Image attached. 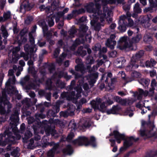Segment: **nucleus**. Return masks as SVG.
Returning a JSON list of instances; mask_svg holds the SVG:
<instances>
[{"label":"nucleus","mask_w":157,"mask_h":157,"mask_svg":"<svg viewBox=\"0 0 157 157\" xmlns=\"http://www.w3.org/2000/svg\"><path fill=\"white\" fill-rule=\"evenodd\" d=\"M95 6L96 8V10H93V6L94 5L93 3H90L87 6L86 9L88 12L92 13L91 17L93 19L91 20L90 23L92 25H94L96 22L100 17V20L102 22L104 20L105 16V13H107L108 15L112 14L111 12H108L107 8L106 5L108 3L113 4L115 2V0H95Z\"/></svg>","instance_id":"nucleus-1"},{"label":"nucleus","mask_w":157,"mask_h":157,"mask_svg":"<svg viewBox=\"0 0 157 157\" xmlns=\"http://www.w3.org/2000/svg\"><path fill=\"white\" fill-rule=\"evenodd\" d=\"M151 89H150L149 92L147 91H144L143 90L140 89H139L138 93L136 92L137 94V98L140 99L143 96L146 97L147 96H149L152 97L153 98L157 100V95L156 94L154 93V90L155 89L157 90V83L155 79H152L151 81Z\"/></svg>","instance_id":"nucleus-2"},{"label":"nucleus","mask_w":157,"mask_h":157,"mask_svg":"<svg viewBox=\"0 0 157 157\" xmlns=\"http://www.w3.org/2000/svg\"><path fill=\"white\" fill-rule=\"evenodd\" d=\"M12 133H8V131L5 132L4 135L0 134V145L4 146L6 145V143L8 142L14 143V141L16 140H19L21 138L20 136H17V137L11 136Z\"/></svg>","instance_id":"nucleus-3"},{"label":"nucleus","mask_w":157,"mask_h":157,"mask_svg":"<svg viewBox=\"0 0 157 157\" xmlns=\"http://www.w3.org/2000/svg\"><path fill=\"white\" fill-rule=\"evenodd\" d=\"M74 143L80 145H84L87 146L90 144L94 147H95L97 146L96 139L93 136H91L90 137V140L85 136H80L79 137L78 139L75 140L74 141Z\"/></svg>","instance_id":"nucleus-4"},{"label":"nucleus","mask_w":157,"mask_h":157,"mask_svg":"<svg viewBox=\"0 0 157 157\" xmlns=\"http://www.w3.org/2000/svg\"><path fill=\"white\" fill-rule=\"evenodd\" d=\"M92 107L94 110H99L102 112L105 111L106 106L102 100L99 98H97L95 101L93 100L90 102Z\"/></svg>","instance_id":"nucleus-5"},{"label":"nucleus","mask_w":157,"mask_h":157,"mask_svg":"<svg viewBox=\"0 0 157 157\" xmlns=\"http://www.w3.org/2000/svg\"><path fill=\"white\" fill-rule=\"evenodd\" d=\"M103 61L102 60L98 61L97 63L98 66H94L91 71L90 70H89V72L92 73V74L87 78L88 81L90 85H92L95 82L96 79L98 78V73H94V72L97 69L98 67L102 65L103 63Z\"/></svg>","instance_id":"nucleus-6"},{"label":"nucleus","mask_w":157,"mask_h":157,"mask_svg":"<svg viewBox=\"0 0 157 157\" xmlns=\"http://www.w3.org/2000/svg\"><path fill=\"white\" fill-rule=\"evenodd\" d=\"M127 18L125 16H121L120 17L119 24V26L118 27V29L121 32H124L126 29V27H131L133 25V22L131 19H128V24L127 25L126 22V20Z\"/></svg>","instance_id":"nucleus-7"},{"label":"nucleus","mask_w":157,"mask_h":157,"mask_svg":"<svg viewBox=\"0 0 157 157\" xmlns=\"http://www.w3.org/2000/svg\"><path fill=\"white\" fill-rule=\"evenodd\" d=\"M13 71L12 70H9L8 72V75L11 77L6 83V87H9L10 88V87H11L12 89L10 90V91L12 94L14 93V91H16V89L14 87L10 86L11 84H14L15 83V77L13 75Z\"/></svg>","instance_id":"nucleus-8"},{"label":"nucleus","mask_w":157,"mask_h":157,"mask_svg":"<svg viewBox=\"0 0 157 157\" xmlns=\"http://www.w3.org/2000/svg\"><path fill=\"white\" fill-rule=\"evenodd\" d=\"M0 103L2 105L1 106H0V113L1 114H4L5 112L4 108L3 107V105L5 107H7L8 108L11 107V105L3 93H2V97L0 98Z\"/></svg>","instance_id":"nucleus-9"},{"label":"nucleus","mask_w":157,"mask_h":157,"mask_svg":"<svg viewBox=\"0 0 157 157\" xmlns=\"http://www.w3.org/2000/svg\"><path fill=\"white\" fill-rule=\"evenodd\" d=\"M135 139L133 137L127 138L124 141V147H121L120 149V152L124 151L125 149L131 146L132 144V142Z\"/></svg>","instance_id":"nucleus-10"},{"label":"nucleus","mask_w":157,"mask_h":157,"mask_svg":"<svg viewBox=\"0 0 157 157\" xmlns=\"http://www.w3.org/2000/svg\"><path fill=\"white\" fill-rule=\"evenodd\" d=\"M33 6V5L30 4L27 0H25L24 4L21 6L20 12L24 13L26 10H30Z\"/></svg>","instance_id":"nucleus-11"},{"label":"nucleus","mask_w":157,"mask_h":157,"mask_svg":"<svg viewBox=\"0 0 157 157\" xmlns=\"http://www.w3.org/2000/svg\"><path fill=\"white\" fill-rule=\"evenodd\" d=\"M115 37L114 35H111L110 36V39H108L106 43V45L111 49H113L114 46L116 44V41L113 40L115 38Z\"/></svg>","instance_id":"nucleus-12"},{"label":"nucleus","mask_w":157,"mask_h":157,"mask_svg":"<svg viewBox=\"0 0 157 157\" xmlns=\"http://www.w3.org/2000/svg\"><path fill=\"white\" fill-rule=\"evenodd\" d=\"M79 124L83 128L88 127L90 125V119L86 117L83 118L80 120Z\"/></svg>","instance_id":"nucleus-13"},{"label":"nucleus","mask_w":157,"mask_h":157,"mask_svg":"<svg viewBox=\"0 0 157 157\" xmlns=\"http://www.w3.org/2000/svg\"><path fill=\"white\" fill-rule=\"evenodd\" d=\"M155 129V126L153 125L152 129L150 131L147 132L145 130H141L140 131V134L142 136H146L148 137H150L154 136L155 134V133L153 131V130Z\"/></svg>","instance_id":"nucleus-14"},{"label":"nucleus","mask_w":157,"mask_h":157,"mask_svg":"<svg viewBox=\"0 0 157 157\" xmlns=\"http://www.w3.org/2000/svg\"><path fill=\"white\" fill-rule=\"evenodd\" d=\"M136 61L134 60L132 58L131 61L130 63V64L128 65L126 68V70L127 71H130L136 68H137L138 65L136 64Z\"/></svg>","instance_id":"nucleus-15"},{"label":"nucleus","mask_w":157,"mask_h":157,"mask_svg":"<svg viewBox=\"0 0 157 157\" xmlns=\"http://www.w3.org/2000/svg\"><path fill=\"white\" fill-rule=\"evenodd\" d=\"M113 134L116 141L118 144L120 143L121 141L125 137V136L124 134H120L117 131H114Z\"/></svg>","instance_id":"nucleus-16"},{"label":"nucleus","mask_w":157,"mask_h":157,"mask_svg":"<svg viewBox=\"0 0 157 157\" xmlns=\"http://www.w3.org/2000/svg\"><path fill=\"white\" fill-rule=\"evenodd\" d=\"M18 110L15 113V115H12L10 117V120L12 122L10 123V124H14L15 125L16 123L17 122L19 121V117H18Z\"/></svg>","instance_id":"nucleus-17"},{"label":"nucleus","mask_w":157,"mask_h":157,"mask_svg":"<svg viewBox=\"0 0 157 157\" xmlns=\"http://www.w3.org/2000/svg\"><path fill=\"white\" fill-rule=\"evenodd\" d=\"M125 60L123 57L119 58L115 62V63L118 68L122 67L124 64Z\"/></svg>","instance_id":"nucleus-18"},{"label":"nucleus","mask_w":157,"mask_h":157,"mask_svg":"<svg viewBox=\"0 0 157 157\" xmlns=\"http://www.w3.org/2000/svg\"><path fill=\"white\" fill-rule=\"evenodd\" d=\"M19 149L18 148H16L13 149L11 152V155L6 153L5 155V157H19Z\"/></svg>","instance_id":"nucleus-19"},{"label":"nucleus","mask_w":157,"mask_h":157,"mask_svg":"<svg viewBox=\"0 0 157 157\" xmlns=\"http://www.w3.org/2000/svg\"><path fill=\"white\" fill-rule=\"evenodd\" d=\"M59 146L58 144H54L53 148L51 150L49 151L47 154V155L48 157H53L55 153L56 148Z\"/></svg>","instance_id":"nucleus-20"},{"label":"nucleus","mask_w":157,"mask_h":157,"mask_svg":"<svg viewBox=\"0 0 157 157\" xmlns=\"http://www.w3.org/2000/svg\"><path fill=\"white\" fill-rule=\"evenodd\" d=\"M127 37L124 36L120 39V41L122 43V44H124L123 47H120V49L121 50L126 49L129 47L128 44L126 43V41L127 39Z\"/></svg>","instance_id":"nucleus-21"},{"label":"nucleus","mask_w":157,"mask_h":157,"mask_svg":"<svg viewBox=\"0 0 157 157\" xmlns=\"http://www.w3.org/2000/svg\"><path fill=\"white\" fill-rule=\"evenodd\" d=\"M150 81V80L148 79L141 78L139 80V82L143 86L146 87H148Z\"/></svg>","instance_id":"nucleus-22"},{"label":"nucleus","mask_w":157,"mask_h":157,"mask_svg":"<svg viewBox=\"0 0 157 157\" xmlns=\"http://www.w3.org/2000/svg\"><path fill=\"white\" fill-rule=\"evenodd\" d=\"M94 60L92 57L91 56L88 57L86 59V62L87 63V69L89 70L90 68V65L93 63Z\"/></svg>","instance_id":"nucleus-23"},{"label":"nucleus","mask_w":157,"mask_h":157,"mask_svg":"<svg viewBox=\"0 0 157 157\" xmlns=\"http://www.w3.org/2000/svg\"><path fill=\"white\" fill-rule=\"evenodd\" d=\"M63 153L65 154L71 155L73 152V150L70 145H68L66 149L63 150Z\"/></svg>","instance_id":"nucleus-24"},{"label":"nucleus","mask_w":157,"mask_h":157,"mask_svg":"<svg viewBox=\"0 0 157 157\" xmlns=\"http://www.w3.org/2000/svg\"><path fill=\"white\" fill-rule=\"evenodd\" d=\"M144 52L143 51H140L138 53H136L135 56H133L132 57V59L134 60L135 59H137L140 58L144 55Z\"/></svg>","instance_id":"nucleus-25"},{"label":"nucleus","mask_w":157,"mask_h":157,"mask_svg":"<svg viewBox=\"0 0 157 157\" xmlns=\"http://www.w3.org/2000/svg\"><path fill=\"white\" fill-rule=\"evenodd\" d=\"M156 63V62L153 59H151L150 61H147L145 63L146 66L147 67L153 66Z\"/></svg>","instance_id":"nucleus-26"},{"label":"nucleus","mask_w":157,"mask_h":157,"mask_svg":"<svg viewBox=\"0 0 157 157\" xmlns=\"http://www.w3.org/2000/svg\"><path fill=\"white\" fill-rule=\"evenodd\" d=\"M75 109V106L71 105L67 110V113L69 115L72 116L74 114V112Z\"/></svg>","instance_id":"nucleus-27"},{"label":"nucleus","mask_w":157,"mask_h":157,"mask_svg":"<svg viewBox=\"0 0 157 157\" xmlns=\"http://www.w3.org/2000/svg\"><path fill=\"white\" fill-rule=\"evenodd\" d=\"M141 76V75L140 73L136 71H134L131 74V76L133 78V79L131 81L136 78L140 77Z\"/></svg>","instance_id":"nucleus-28"},{"label":"nucleus","mask_w":157,"mask_h":157,"mask_svg":"<svg viewBox=\"0 0 157 157\" xmlns=\"http://www.w3.org/2000/svg\"><path fill=\"white\" fill-rule=\"evenodd\" d=\"M82 85V83H80L79 84V86H78V89L76 90V91L78 94L76 95V97L77 98L81 96V94L82 90L81 86Z\"/></svg>","instance_id":"nucleus-29"},{"label":"nucleus","mask_w":157,"mask_h":157,"mask_svg":"<svg viewBox=\"0 0 157 157\" xmlns=\"http://www.w3.org/2000/svg\"><path fill=\"white\" fill-rule=\"evenodd\" d=\"M1 29L2 33L3 36L5 38H6L8 36V34L4 26H2L1 27Z\"/></svg>","instance_id":"nucleus-30"},{"label":"nucleus","mask_w":157,"mask_h":157,"mask_svg":"<svg viewBox=\"0 0 157 157\" xmlns=\"http://www.w3.org/2000/svg\"><path fill=\"white\" fill-rule=\"evenodd\" d=\"M134 10L137 13H140L141 12V10L139 7L138 3H136L135 4L134 7Z\"/></svg>","instance_id":"nucleus-31"},{"label":"nucleus","mask_w":157,"mask_h":157,"mask_svg":"<svg viewBox=\"0 0 157 157\" xmlns=\"http://www.w3.org/2000/svg\"><path fill=\"white\" fill-rule=\"evenodd\" d=\"M75 69L77 71H80L82 73H83V71L84 70L83 65L81 64H78L75 67Z\"/></svg>","instance_id":"nucleus-32"},{"label":"nucleus","mask_w":157,"mask_h":157,"mask_svg":"<svg viewBox=\"0 0 157 157\" xmlns=\"http://www.w3.org/2000/svg\"><path fill=\"white\" fill-rule=\"evenodd\" d=\"M11 13L10 11H8L6 13H5L3 15V17L5 20L9 19L10 17Z\"/></svg>","instance_id":"nucleus-33"},{"label":"nucleus","mask_w":157,"mask_h":157,"mask_svg":"<svg viewBox=\"0 0 157 157\" xmlns=\"http://www.w3.org/2000/svg\"><path fill=\"white\" fill-rule=\"evenodd\" d=\"M152 39L151 36L146 35H145L144 37V41L146 42H149L152 41Z\"/></svg>","instance_id":"nucleus-34"},{"label":"nucleus","mask_w":157,"mask_h":157,"mask_svg":"<svg viewBox=\"0 0 157 157\" xmlns=\"http://www.w3.org/2000/svg\"><path fill=\"white\" fill-rule=\"evenodd\" d=\"M77 32L76 30L75 29H72L69 31V33L71 37L74 36V35Z\"/></svg>","instance_id":"nucleus-35"},{"label":"nucleus","mask_w":157,"mask_h":157,"mask_svg":"<svg viewBox=\"0 0 157 157\" xmlns=\"http://www.w3.org/2000/svg\"><path fill=\"white\" fill-rule=\"evenodd\" d=\"M128 100L127 99H121L120 102V103L121 105H126L127 104H128V105L130 104V103L128 102Z\"/></svg>","instance_id":"nucleus-36"},{"label":"nucleus","mask_w":157,"mask_h":157,"mask_svg":"<svg viewBox=\"0 0 157 157\" xmlns=\"http://www.w3.org/2000/svg\"><path fill=\"white\" fill-rule=\"evenodd\" d=\"M40 9L41 11H42L44 10H45L47 12L50 10V7H46L45 8V7L44 5H41L40 7Z\"/></svg>","instance_id":"nucleus-37"},{"label":"nucleus","mask_w":157,"mask_h":157,"mask_svg":"<svg viewBox=\"0 0 157 157\" xmlns=\"http://www.w3.org/2000/svg\"><path fill=\"white\" fill-rule=\"evenodd\" d=\"M141 38V35H138L136 37L133 38V41L135 43L137 42L140 40Z\"/></svg>","instance_id":"nucleus-38"},{"label":"nucleus","mask_w":157,"mask_h":157,"mask_svg":"<svg viewBox=\"0 0 157 157\" xmlns=\"http://www.w3.org/2000/svg\"><path fill=\"white\" fill-rule=\"evenodd\" d=\"M92 109L88 108H84L82 110V111L84 113H89L91 112L92 111Z\"/></svg>","instance_id":"nucleus-39"},{"label":"nucleus","mask_w":157,"mask_h":157,"mask_svg":"<svg viewBox=\"0 0 157 157\" xmlns=\"http://www.w3.org/2000/svg\"><path fill=\"white\" fill-rule=\"evenodd\" d=\"M30 143L29 144L28 146V147L31 149H33L34 147V145L33 144L34 143L33 140L31 139L30 140Z\"/></svg>","instance_id":"nucleus-40"},{"label":"nucleus","mask_w":157,"mask_h":157,"mask_svg":"<svg viewBox=\"0 0 157 157\" xmlns=\"http://www.w3.org/2000/svg\"><path fill=\"white\" fill-rule=\"evenodd\" d=\"M48 23L50 26H53L54 24V22L52 18H50L48 20Z\"/></svg>","instance_id":"nucleus-41"},{"label":"nucleus","mask_w":157,"mask_h":157,"mask_svg":"<svg viewBox=\"0 0 157 157\" xmlns=\"http://www.w3.org/2000/svg\"><path fill=\"white\" fill-rule=\"evenodd\" d=\"M69 10V9L68 8H66L62 12H59V15L61 16L63 15L65 13H67Z\"/></svg>","instance_id":"nucleus-42"},{"label":"nucleus","mask_w":157,"mask_h":157,"mask_svg":"<svg viewBox=\"0 0 157 157\" xmlns=\"http://www.w3.org/2000/svg\"><path fill=\"white\" fill-rule=\"evenodd\" d=\"M107 114H116V112L115 110H113V108L112 109L108 110L106 111Z\"/></svg>","instance_id":"nucleus-43"},{"label":"nucleus","mask_w":157,"mask_h":157,"mask_svg":"<svg viewBox=\"0 0 157 157\" xmlns=\"http://www.w3.org/2000/svg\"><path fill=\"white\" fill-rule=\"evenodd\" d=\"M74 136V134L73 133L71 132V133L70 134H69L67 137V140L68 141L70 140L71 139H72Z\"/></svg>","instance_id":"nucleus-44"},{"label":"nucleus","mask_w":157,"mask_h":157,"mask_svg":"<svg viewBox=\"0 0 157 157\" xmlns=\"http://www.w3.org/2000/svg\"><path fill=\"white\" fill-rule=\"evenodd\" d=\"M41 25L42 27L43 30V31H45L47 29V26L45 25L44 22H43L42 24H41Z\"/></svg>","instance_id":"nucleus-45"},{"label":"nucleus","mask_w":157,"mask_h":157,"mask_svg":"<svg viewBox=\"0 0 157 157\" xmlns=\"http://www.w3.org/2000/svg\"><path fill=\"white\" fill-rule=\"evenodd\" d=\"M112 108L113 110H115L116 111V113H117L120 109V108L118 105L114 106Z\"/></svg>","instance_id":"nucleus-46"},{"label":"nucleus","mask_w":157,"mask_h":157,"mask_svg":"<svg viewBox=\"0 0 157 157\" xmlns=\"http://www.w3.org/2000/svg\"><path fill=\"white\" fill-rule=\"evenodd\" d=\"M59 52V49H57L56 50L54 54V56L55 57H56L58 56Z\"/></svg>","instance_id":"nucleus-47"},{"label":"nucleus","mask_w":157,"mask_h":157,"mask_svg":"<svg viewBox=\"0 0 157 157\" xmlns=\"http://www.w3.org/2000/svg\"><path fill=\"white\" fill-rule=\"evenodd\" d=\"M85 38L86 41H88L89 42H90L91 38V36L90 35H87L86 36Z\"/></svg>","instance_id":"nucleus-48"},{"label":"nucleus","mask_w":157,"mask_h":157,"mask_svg":"<svg viewBox=\"0 0 157 157\" xmlns=\"http://www.w3.org/2000/svg\"><path fill=\"white\" fill-rule=\"evenodd\" d=\"M6 0H3L0 2V6L2 7V8H3L4 6V5L6 4Z\"/></svg>","instance_id":"nucleus-49"},{"label":"nucleus","mask_w":157,"mask_h":157,"mask_svg":"<svg viewBox=\"0 0 157 157\" xmlns=\"http://www.w3.org/2000/svg\"><path fill=\"white\" fill-rule=\"evenodd\" d=\"M117 102H119L121 99V98L118 96H116L113 98Z\"/></svg>","instance_id":"nucleus-50"},{"label":"nucleus","mask_w":157,"mask_h":157,"mask_svg":"<svg viewBox=\"0 0 157 157\" xmlns=\"http://www.w3.org/2000/svg\"><path fill=\"white\" fill-rule=\"evenodd\" d=\"M148 101H144V106L145 107H146L147 108L148 110H150V106H146V105H147V103H148Z\"/></svg>","instance_id":"nucleus-51"},{"label":"nucleus","mask_w":157,"mask_h":157,"mask_svg":"<svg viewBox=\"0 0 157 157\" xmlns=\"http://www.w3.org/2000/svg\"><path fill=\"white\" fill-rule=\"evenodd\" d=\"M33 19L32 17H30L29 18L28 17L27 19L25 20V22L26 24H29V22L31 21Z\"/></svg>","instance_id":"nucleus-52"},{"label":"nucleus","mask_w":157,"mask_h":157,"mask_svg":"<svg viewBox=\"0 0 157 157\" xmlns=\"http://www.w3.org/2000/svg\"><path fill=\"white\" fill-rule=\"evenodd\" d=\"M100 46L97 45L95 46L94 48H93V49L95 51H98L100 50Z\"/></svg>","instance_id":"nucleus-53"},{"label":"nucleus","mask_w":157,"mask_h":157,"mask_svg":"<svg viewBox=\"0 0 157 157\" xmlns=\"http://www.w3.org/2000/svg\"><path fill=\"white\" fill-rule=\"evenodd\" d=\"M84 12V10H83V9H81L79 10L78 11H77V10L73 11L72 12V13H76L77 12L78 13L80 14V13H82L83 12Z\"/></svg>","instance_id":"nucleus-54"},{"label":"nucleus","mask_w":157,"mask_h":157,"mask_svg":"<svg viewBox=\"0 0 157 157\" xmlns=\"http://www.w3.org/2000/svg\"><path fill=\"white\" fill-rule=\"evenodd\" d=\"M29 41L32 44H33L34 43V38L30 35L29 34Z\"/></svg>","instance_id":"nucleus-55"},{"label":"nucleus","mask_w":157,"mask_h":157,"mask_svg":"<svg viewBox=\"0 0 157 157\" xmlns=\"http://www.w3.org/2000/svg\"><path fill=\"white\" fill-rule=\"evenodd\" d=\"M4 75L3 74H0V86H1L3 80Z\"/></svg>","instance_id":"nucleus-56"},{"label":"nucleus","mask_w":157,"mask_h":157,"mask_svg":"<svg viewBox=\"0 0 157 157\" xmlns=\"http://www.w3.org/2000/svg\"><path fill=\"white\" fill-rule=\"evenodd\" d=\"M156 73V71H151L150 72V75L152 77H153L155 76Z\"/></svg>","instance_id":"nucleus-57"},{"label":"nucleus","mask_w":157,"mask_h":157,"mask_svg":"<svg viewBox=\"0 0 157 157\" xmlns=\"http://www.w3.org/2000/svg\"><path fill=\"white\" fill-rule=\"evenodd\" d=\"M119 74L121 75L122 78H124L125 77V73L123 71L119 72Z\"/></svg>","instance_id":"nucleus-58"},{"label":"nucleus","mask_w":157,"mask_h":157,"mask_svg":"<svg viewBox=\"0 0 157 157\" xmlns=\"http://www.w3.org/2000/svg\"><path fill=\"white\" fill-rule=\"evenodd\" d=\"M126 112L130 117H132L133 115V113L132 112L130 113V111L129 110H128Z\"/></svg>","instance_id":"nucleus-59"},{"label":"nucleus","mask_w":157,"mask_h":157,"mask_svg":"<svg viewBox=\"0 0 157 157\" xmlns=\"http://www.w3.org/2000/svg\"><path fill=\"white\" fill-rule=\"evenodd\" d=\"M112 76V74L111 73L109 72L107 74V78L105 80V82H107V79L108 77H111Z\"/></svg>","instance_id":"nucleus-60"},{"label":"nucleus","mask_w":157,"mask_h":157,"mask_svg":"<svg viewBox=\"0 0 157 157\" xmlns=\"http://www.w3.org/2000/svg\"><path fill=\"white\" fill-rule=\"evenodd\" d=\"M73 15L72 14H70L67 15V19H71L73 17Z\"/></svg>","instance_id":"nucleus-61"},{"label":"nucleus","mask_w":157,"mask_h":157,"mask_svg":"<svg viewBox=\"0 0 157 157\" xmlns=\"http://www.w3.org/2000/svg\"><path fill=\"white\" fill-rule=\"evenodd\" d=\"M140 2L144 6L146 4V0H140Z\"/></svg>","instance_id":"nucleus-62"},{"label":"nucleus","mask_w":157,"mask_h":157,"mask_svg":"<svg viewBox=\"0 0 157 157\" xmlns=\"http://www.w3.org/2000/svg\"><path fill=\"white\" fill-rule=\"evenodd\" d=\"M19 64L21 65L22 66H24L25 65V63L24 61L23 60H20L19 62Z\"/></svg>","instance_id":"nucleus-63"},{"label":"nucleus","mask_w":157,"mask_h":157,"mask_svg":"<svg viewBox=\"0 0 157 157\" xmlns=\"http://www.w3.org/2000/svg\"><path fill=\"white\" fill-rule=\"evenodd\" d=\"M86 18L84 17H82L80 18L79 20V21L80 22H82L86 20Z\"/></svg>","instance_id":"nucleus-64"}]
</instances>
